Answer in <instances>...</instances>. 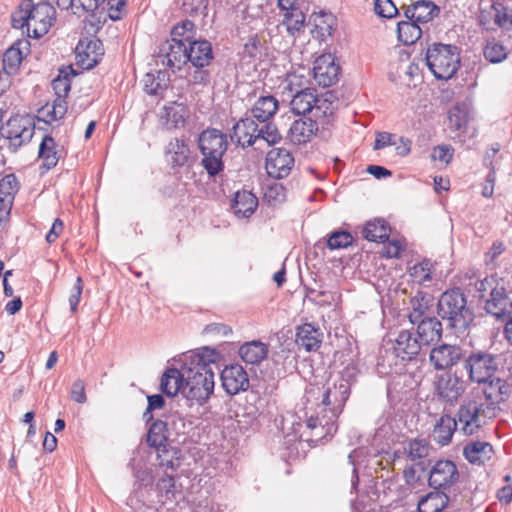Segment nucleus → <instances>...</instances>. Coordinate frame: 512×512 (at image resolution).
<instances>
[{
	"label": "nucleus",
	"instance_id": "1",
	"mask_svg": "<svg viewBox=\"0 0 512 512\" xmlns=\"http://www.w3.org/2000/svg\"><path fill=\"white\" fill-rule=\"evenodd\" d=\"M55 14L51 3L41 2L34 5L32 0H23L12 15V24L18 29L26 27L28 36L40 38L53 25Z\"/></svg>",
	"mask_w": 512,
	"mask_h": 512
},
{
	"label": "nucleus",
	"instance_id": "2",
	"mask_svg": "<svg viewBox=\"0 0 512 512\" xmlns=\"http://www.w3.org/2000/svg\"><path fill=\"white\" fill-rule=\"evenodd\" d=\"M437 306L438 315L456 334L465 333L474 320L473 309L468 306L465 295L459 289L444 292Z\"/></svg>",
	"mask_w": 512,
	"mask_h": 512
},
{
	"label": "nucleus",
	"instance_id": "3",
	"mask_svg": "<svg viewBox=\"0 0 512 512\" xmlns=\"http://www.w3.org/2000/svg\"><path fill=\"white\" fill-rule=\"evenodd\" d=\"M185 365V384L182 394L190 402V405L194 403L202 405L214 391V371L203 364L189 366L186 363Z\"/></svg>",
	"mask_w": 512,
	"mask_h": 512
},
{
	"label": "nucleus",
	"instance_id": "4",
	"mask_svg": "<svg viewBox=\"0 0 512 512\" xmlns=\"http://www.w3.org/2000/svg\"><path fill=\"white\" fill-rule=\"evenodd\" d=\"M202 154V165L210 176L219 174L223 168V156L228 148L227 136L217 129H206L198 138Z\"/></svg>",
	"mask_w": 512,
	"mask_h": 512
},
{
	"label": "nucleus",
	"instance_id": "5",
	"mask_svg": "<svg viewBox=\"0 0 512 512\" xmlns=\"http://www.w3.org/2000/svg\"><path fill=\"white\" fill-rule=\"evenodd\" d=\"M426 64L437 79H450L456 73L460 64L457 47L434 43L427 49Z\"/></svg>",
	"mask_w": 512,
	"mask_h": 512
},
{
	"label": "nucleus",
	"instance_id": "6",
	"mask_svg": "<svg viewBox=\"0 0 512 512\" xmlns=\"http://www.w3.org/2000/svg\"><path fill=\"white\" fill-rule=\"evenodd\" d=\"M63 73L64 71L60 70L59 76L52 81V88L56 95L53 102L45 104L37 111V118L47 124L62 119L67 112L65 98L70 91L71 81L68 74L62 75Z\"/></svg>",
	"mask_w": 512,
	"mask_h": 512
},
{
	"label": "nucleus",
	"instance_id": "7",
	"mask_svg": "<svg viewBox=\"0 0 512 512\" xmlns=\"http://www.w3.org/2000/svg\"><path fill=\"white\" fill-rule=\"evenodd\" d=\"M34 128V121L31 117L15 115L1 126L0 133L9 141V146L13 151H16L32 139Z\"/></svg>",
	"mask_w": 512,
	"mask_h": 512
},
{
	"label": "nucleus",
	"instance_id": "8",
	"mask_svg": "<svg viewBox=\"0 0 512 512\" xmlns=\"http://www.w3.org/2000/svg\"><path fill=\"white\" fill-rule=\"evenodd\" d=\"M349 394L350 383L347 380L340 378L332 384L327 383V385L323 387L321 394V413L324 412L332 415V418H338Z\"/></svg>",
	"mask_w": 512,
	"mask_h": 512
},
{
	"label": "nucleus",
	"instance_id": "9",
	"mask_svg": "<svg viewBox=\"0 0 512 512\" xmlns=\"http://www.w3.org/2000/svg\"><path fill=\"white\" fill-rule=\"evenodd\" d=\"M464 369L472 382L486 383L497 370V362L493 355L478 351L465 358Z\"/></svg>",
	"mask_w": 512,
	"mask_h": 512
},
{
	"label": "nucleus",
	"instance_id": "10",
	"mask_svg": "<svg viewBox=\"0 0 512 512\" xmlns=\"http://www.w3.org/2000/svg\"><path fill=\"white\" fill-rule=\"evenodd\" d=\"M336 420L337 417L332 418V415L324 412L321 416L320 413L316 416L312 415L305 421L304 427L307 431H303L301 437L306 434V441L316 445L333 436L337 431Z\"/></svg>",
	"mask_w": 512,
	"mask_h": 512
},
{
	"label": "nucleus",
	"instance_id": "11",
	"mask_svg": "<svg viewBox=\"0 0 512 512\" xmlns=\"http://www.w3.org/2000/svg\"><path fill=\"white\" fill-rule=\"evenodd\" d=\"M156 57L157 64L180 69L187 63V43L182 39L171 38L160 45Z\"/></svg>",
	"mask_w": 512,
	"mask_h": 512
},
{
	"label": "nucleus",
	"instance_id": "12",
	"mask_svg": "<svg viewBox=\"0 0 512 512\" xmlns=\"http://www.w3.org/2000/svg\"><path fill=\"white\" fill-rule=\"evenodd\" d=\"M463 356L464 351L459 345L441 343L430 350L429 363L435 370H450Z\"/></svg>",
	"mask_w": 512,
	"mask_h": 512
},
{
	"label": "nucleus",
	"instance_id": "13",
	"mask_svg": "<svg viewBox=\"0 0 512 512\" xmlns=\"http://www.w3.org/2000/svg\"><path fill=\"white\" fill-rule=\"evenodd\" d=\"M437 395L447 403H455L466 390L464 379L456 372L447 371L436 377Z\"/></svg>",
	"mask_w": 512,
	"mask_h": 512
},
{
	"label": "nucleus",
	"instance_id": "14",
	"mask_svg": "<svg viewBox=\"0 0 512 512\" xmlns=\"http://www.w3.org/2000/svg\"><path fill=\"white\" fill-rule=\"evenodd\" d=\"M295 164L292 153L285 148H273L266 156L265 169L275 179L287 177Z\"/></svg>",
	"mask_w": 512,
	"mask_h": 512
},
{
	"label": "nucleus",
	"instance_id": "15",
	"mask_svg": "<svg viewBox=\"0 0 512 512\" xmlns=\"http://www.w3.org/2000/svg\"><path fill=\"white\" fill-rule=\"evenodd\" d=\"M459 479L456 465L450 460H439L431 468L428 478L429 486L433 489H446Z\"/></svg>",
	"mask_w": 512,
	"mask_h": 512
},
{
	"label": "nucleus",
	"instance_id": "16",
	"mask_svg": "<svg viewBox=\"0 0 512 512\" xmlns=\"http://www.w3.org/2000/svg\"><path fill=\"white\" fill-rule=\"evenodd\" d=\"M483 408L477 402H469L460 406L457 417V425L465 435H474L479 432L483 426L482 421Z\"/></svg>",
	"mask_w": 512,
	"mask_h": 512
},
{
	"label": "nucleus",
	"instance_id": "17",
	"mask_svg": "<svg viewBox=\"0 0 512 512\" xmlns=\"http://www.w3.org/2000/svg\"><path fill=\"white\" fill-rule=\"evenodd\" d=\"M104 55L103 44L99 39L81 40L76 47L77 64L83 69L94 68Z\"/></svg>",
	"mask_w": 512,
	"mask_h": 512
},
{
	"label": "nucleus",
	"instance_id": "18",
	"mask_svg": "<svg viewBox=\"0 0 512 512\" xmlns=\"http://www.w3.org/2000/svg\"><path fill=\"white\" fill-rule=\"evenodd\" d=\"M222 387L229 395H236L249 388L247 372L241 365L226 366L221 372Z\"/></svg>",
	"mask_w": 512,
	"mask_h": 512
},
{
	"label": "nucleus",
	"instance_id": "19",
	"mask_svg": "<svg viewBox=\"0 0 512 512\" xmlns=\"http://www.w3.org/2000/svg\"><path fill=\"white\" fill-rule=\"evenodd\" d=\"M339 70L334 57L331 54H323L314 61L313 77L320 86L329 87L337 82Z\"/></svg>",
	"mask_w": 512,
	"mask_h": 512
},
{
	"label": "nucleus",
	"instance_id": "20",
	"mask_svg": "<svg viewBox=\"0 0 512 512\" xmlns=\"http://www.w3.org/2000/svg\"><path fill=\"white\" fill-rule=\"evenodd\" d=\"M320 100L317 97L316 90L313 88L301 89L298 93L291 96L290 106L291 110L298 115H305L313 110L318 111L321 109L318 103Z\"/></svg>",
	"mask_w": 512,
	"mask_h": 512
},
{
	"label": "nucleus",
	"instance_id": "21",
	"mask_svg": "<svg viewBox=\"0 0 512 512\" xmlns=\"http://www.w3.org/2000/svg\"><path fill=\"white\" fill-rule=\"evenodd\" d=\"M486 311L500 319L512 314V301L506 294L504 284L485 300Z\"/></svg>",
	"mask_w": 512,
	"mask_h": 512
},
{
	"label": "nucleus",
	"instance_id": "22",
	"mask_svg": "<svg viewBox=\"0 0 512 512\" xmlns=\"http://www.w3.org/2000/svg\"><path fill=\"white\" fill-rule=\"evenodd\" d=\"M318 131V124L311 118H299L295 120L288 132L290 141L294 144H305L309 142Z\"/></svg>",
	"mask_w": 512,
	"mask_h": 512
},
{
	"label": "nucleus",
	"instance_id": "23",
	"mask_svg": "<svg viewBox=\"0 0 512 512\" xmlns=\"http://www.w3.org/2000/svg\"><path fill=\"white\" fill-rule=\"evenodd\" d=\"M393 348L397 357L402 360H411L420 352L421 343L412 332L403 330L395 339Z\"/></svg>",
	"mask_w": 512,
	"mask_h": 512
},
{
	"label": "nucleus",
	"instance_id": "24",
	"mask_svg": "<svg viewBox=\"0 0 512 512\" xmlns=\"http://www.w3.org/2000/svg\"><path fill=\"white\" fill-rule=\"evenodd\" d=\"M213 58L212 47L206 40L190 41L187 43V61L195 68L208 66Z\"/></svg>",
	"mask_w": 512,
	"mask_h": 512
},
{
	"label": "nucleus",
	"instance_id": "25",
	"mask_svg": "<svg viewBox=\"0 0 512 512\" xmlns=\"http://www.w3.org/2000/svg\"><path fill=\"white\" fill-rule=\"evenodd\" d=\"M258 125L250 118L239 120L233 126L231 140L236 141L242 147L257 144Z\"/></svg>",
	"mask_w": 512,
	"mask_h": 512
},
{
	"label": "nucleus",
	"instance_id": "26",
	"mask_svg": "<svg viewBox=\"0 0 512 512\" xmlns=\"http://www.w3.org/2000/svg\"><path fill=\"white\" fill-rule=\"evenodd\" d=\"M415 325H417V338L421 345H429L442 337V324L435 317L423 318Z\"/></svg>",
	"mask_w": 512,
	"mask_h": 512
},
{
	"label": "nucleus",
	"instance_id": "27",
	"mask_svg": "<svg viewBox=\"0 0 512 512\" xmlns=\"http://www.w3.org/2000/svg\"><path fill=\"white\" fill-rule=\"evenodd\" d=\"M439 13V8L431 1L420 0L407 7L405 16L418 24H426Z\"/></svg>",
	"mask_w": 512,
	"mask_h": 512
},
{
	"label": "nucleus",
	"instance_id": "28",
	"mask_svg": "<svg viewBox=\"0 0 512 512\" xmlns=\"http://www.w3.org/2000/svg\"><path fill=\"white\" fill-rule=\"evenodd\" d=\"M257 205V197L250 191L242 190L236 192L231 208L238 218H247L255 212Z\"/></svg>",
	"mask_w": 512,
	"mask_h": 512
},
{
	"label": "nucleus",
	"instance_id": "29",
	"mask_svg": "<svg viewBox=\"0 0 512 512\" xmlns=\"http://www.w3.org/2000/svg\"><path fill=\"white\" fill-rule=\"evenodd\" d=\"M322 342V333L312 324L305 323L298 327L296 333V343L306 351H315Z\"/></svg>",
	"mask_w": 512,
	"mask_h": 512
},
{
	"label": "nucleus",
	"instance_id": "30",
	"mask_svg": "<svg viewBox=\"0 0 512 512\" xmlns=\"http://www.w3.org/2000/svg\"><path fill=\"white\" fill-rule=\"evenodd\" d=\"M61 150L58 148L55 140L45 135L39 145L38 157L42 161L41 168L45 171L55 167L60 159Z\"/></svg>",
	"mask_w": 512,
	"mask_h": 512
},
{
	"label": "nucleus",
	"instance_id": "31",
	"mask_svg": "<svg viewBox=\"0 0 512 512\" xmlns=\"http://www.w3.org/2000/svg\"><path fill=\"white\" fill-rule=\"evenodd\" d=\"M29 43L25 40L15 42L3 55V70L8 75H15L23 60V49H28Z\"/></svg>",
	"mask_w": 512,
	"mask_h": 512
},
{
	"label": "nucleus",
	"instance_id": "32",
	"mask_svg": "<svg viewBox=\"0 0 512 512\" xmlns=\"http://www.w3.org/2000/svg\"><path fill=\"white\" fill-rule=\"evenodd\" d=\"M493 447L484 441H475L467 444L463 449L465 458L472 464H482L491 458Z\"/></svg>",
	"mask_w": 512,
	"mask_h": 512
},
{
	"label": "nucleus",
	"instance_id": "33",
	"mask_svg": "<svg viewBox=\"0 0 512 512\" xmlns=\"http://www.w3.org/2000/svg\"><path fill=\"white\" fill-rule=\"evenodd\" d=\"M278 100L272 95L261 96L253 105L251 114L260 122H266L278 110Z\"/></svg>",
	"mask_w": 512,
	"mask_h": 512
},
{
	"label": "nucleus",
	"instance_id": "34",
	"mask_svg": "<svg viewBox=\"0 0 512 512\" xmlns=\"http://www.w3.org/2000/svg\"><path fill=\"white\" fill-rule=\"evenodd\" d=\"M457 426L455 418L450 415H442L436 422L433 431V436L437 443L442 446L449 444Z\"/></svg>",
	"mask_w": 512,
	"mask_h": 512
},
{
	"label": "nucleus",
	"instance_id": "35",
	"mask_svg": "<svg viewBox=\"0 0 512 512\" xmlns=\"http://www.w3.org/2000/svg\"><path fill=\"white\" fill-rule=\"evenodd\" d=\"M267 353V345L261 341L247 342L239 349L240 358L247 364H258L266 358Z\"/></svg>",
	"mask_w": 512,
	"mask_h": 512
},
{
	"label": "nucleus",
	"instance_id": "36",
	"mask_svg": "<svg viewBox=\"0 0 512 512\" xmlns=\"http://www.w3.org/2000/svg\"><path fill=\"white\" fill-rule=\"evenodd\" d=\"M185 381L184 370L181 372L176 368H168L161 379V389L168 396H174L182 392Z\"/></svg>",
	"mask_w": 512,
	"mask_h": 512
},
{
	"label": "nucleus",
	"instance_id": "37",
	"mask_svg": "<svg viewBox=\"0 0 512 512\" xmlns=\"http://www.w3.org/2000/svg\"><path fill=\"white\" fill-rule=\"evenodd\" d=\"M390 227L383 219L368 221L363 230V237L371 242H384L389 238Z\"/></svg>",
	"mask_w": 512,
	"mask_h": 512
},
{
	"label": "nucleus",
	"instance_id": "38",
	"mask_svg": "<svg viewBox=\"0 0 512 512\" xmlns=\"http://www.w3.org/2000/svg\"><path fill=\"white\" fill-rule=\"evenodd\" d=\"M398 39L405 45L414 44L422 35V28L413 20L400 21L397 24Z\"/></svg>",
	"mask_w": 512,
	"mask_h": 512
},
{
	"label": "nucleus",
	"instance_id": "39",
	"mask_svg": "<svg viewBox=\"0 0 512 512\" xmlns=\"http://www.w3.org/2000/svg\"><path fill=\"white\" fill-rule=\"evenodd\" d=\"M190 149L184 140L174 139L168 145V161L176 166H183L187 163Z\"/></svg>",
	"mask_w": 512,
	"mask_h": 512
},
{
	"label": "nucleus",
	"instance_id": "40",
	"mask_svg": "<svg viewBox=\"0 0 512 512\" xmlns=\"http://www.w3.org/2000/svg\"><path fill=\"white\" fill-rule=\"evenodd\" d=\"M447 496L444 493H429L418 503L419 512H443L447 503Z\"/></svg>",
	"mask_w": 512,
	"mask_h": 512
},
{
	"label": "nucleus",
	"instance_id": "41",
	"mask_svg": "<svg viewBox=\"0 0 512 512\" xmlns=\"http://www.w3.org/2000/svg\"><path fill=\"white\" fill-rule=\"evenodd\" d=\"M157 450V460L158 465L160 467H164L166 469L175 470L179 463V450L169 446L164 445L156 448Z\"/></svg>",
	"mask_w": 512,
	"mask_h": 512
},
{
	"label": "nucleus",
	"instance_id": "42",
	"mask_svg": "<svg viewBox=\"0 0 512 512\" xmlns=\"http://www.w3.org/2000/svg\"><path fill=\"white\" fill-rule=\"evenodd\" d=\"M308 80L306 76L297 71L290 72L282 82L283 93H287L288 97L298 93L301 89H308L305 85Z\"/></svg>",
	"mask_w": 512,
	"mask_h": 512
},
{
	"label": "nucleus",
	"instance_id": "43",
	"mask_svg": "<svg viewBox=\"0 0 512 512\" xmlns=\"http://www.w3.org/2000/svg\"><path fill=\"white\" fill-rule=\"evenodd\" d=\"M186 116V108L182 104L173 103L164 107L161 118L166 120V124L171 127H179L184 124Z\"/></svg>",
	"mask_w": 512,
	"mask_h": 512
},
{
	"label": "nucleus",
	"instance_id": "44",
	"mask_svg": "<svg viewBox=\"0 0 512 512\" xmlns=\"http://www.w3.org/2000/svg\"><path fill=\"white\" fill-rule=\"evenodd\" d=\"M431 300L430 295H421L420 293L412 299V311L409 314V320L412 324H416L427 317L426 311L431 304Z\"/></svg>",
	"mask_w": 512,
	"mask_h": 512
},
{
	"label": "nucleus",
	"instance_id": "45",
	"mask_svg": "<svg viewBox=\"0 0 512 512\" xmlns=\"http://www.w3.org/2000/svg\"><path fill=\"white\" fill-rule=\"evenodd\" d=\"M431 447L424 439H414L408 442L404 447V452L408 459L417 461L426 458L430 453Z\"/></svg>",
	"mask_w": 512,
	"mask_h": 512
},
{
	"label": "nucleus",
	"instance_id": "46",
	"mask_svg": "<svg viewBox=\"0 0 512 512\" xmlns=\"http://www.w3.org/2000/svg\"><path fill=\"white\" fill-rule=\"evenodd\" d=\"M281 138V134L274 124L266 121L258 125L257 144L263 142L267 145H274L278 143Z\"/></svg>",
	"mask_w": 512,
	"mask_h": 512
},
{
	"label": "nucleus",
	"instance_id": "47",
	"mask_svg": "<svg viewBox=\"0 0 512 512\" xmlns=\"http://www.w3.org/2000/svg\"><path fill=\"white\" fill-rule=\"evenodd\" d=\"M412 280L420 285H427L433 280V265L429 261L415 264L410 269Z\"/></svg>",
	"mask_w": 512,
	"mask_h": 512
},
{
	"label": "nucleus",
	"instance_id": "48",
	"mask_svg": "<svg viewBox=\"0 0 512 512\" xmlns=\"http://www.w3.org/2000/svg\"><path fill=\"white\" fill-rule=\"evenodd\" d=\"M305 23V14L299 8H293L286 12L283 25L290 35L299 32Z\"/></svg>",
	"mask_w": 512,
	"mask_h": 512
},
{
	"label": "nucleus",
	"instance_id": "49",
	"mask_svg": "<svg viewBox=\"0 0 512 512\" xmlns=\"http://www.w3.org/2000/svg\"><path fill=\"white\" fill-rule=\"evenodd\" d=\"M166 423L158 420L154 422L147 434V442L151 447L157 448L160 446L167 445V436L165 434Z\"/></svg>",
	"mask_w": 512,
	"mask_h": 512
},
{
	"label": "nucleus",
	"instance_id": "50",
	"mask_svg": "<svg viewBox=\"0 0 512 512\" xmlns=\"http://www.w3.org/2000/svg\"><path fill=\"white\" fill-rule=\"evenodd\" d=\"M484 57L491 63H500L507 57L506 48L495 39L487 41Z\"/></svg>",
	"mask_w": 512,
	"mask_h": 512
},
{
	"label": "nucleus",
	"instance_id": "51",
	"mask_svg": "<svg viewBox=\"0 0 512 512\" xmlns=\"http://www.w3.org/2000/svg\"><path fill=\"white\" fill-rule=\"evenodd\" d=\"M219 357L220 355L217 351L205 347L201 350L200 353L190 357V363L188 365L197 366L198 364H203L207 368L213 369V365H215Z\"/></svg>",
	"mask_w": 512,
	"mask_h": 512
},
{
	"label": "nucleus",
	"instance_id": "52",
	"mask_svg": "<svg viewBox=\"0 0 512 512\" xmlns=\"http://www.w3.org/2000/svg\"><path fill=\"white\" fill-rule=\"evenodd\" d=\"M503 284L502 280L497 279L495 276H490L478 281L476 283V290L479 293V297L485 301Z\"/></svg>",
	"mask_w": 512,
	"mask_h": 512
},
{
	"label": "nucleus",
	"instance_id": "53",
	"mask_svg": "<svg viewBox=\"0 0 512 512\" xmlns=\"http://www.w3.org/2000/svg\"><path fill=\"white\" fill-rule=\"evenodd\" d=\"M208 3V0H182L181 7L187 15L205 17L207 15Z\"/></svg>",
	"mask_w": 512,
	"mask_h": 512
},
{
	"label": "nucleus",
	"instance_id": "54",
	"mask_svg": "<svg viewBox=\"0 0 512 512\" xmlns=\"http://www.w3.org/2000/svg\"><path fill=\"white\" fill-rule=\"evenodd\" d=\"M161 72H158V76L155 77L152 73H147L143 78V86L146 93L150 95H160L166 88L164 79L160 78Z\"/></svg>",
	"mask_w": 512,
	"mask_h": 512
},
{
	"label": "nucleus",
	"instance_id": "55",
	"mask_svg": "<svg viewBox=\"0 0 512 512\" xmlns=\"http://www.w3.org/2000/svg\"><path fill=\"white\" fill-rule=\"evenodd\" d=\"M353 242V237L346 231H334L327 240V246L331 250L346 248Z\"/></svg>",
	"mask_w": 512,
	"mask_h": 512
},
{
	"label": "nucleus",
	"instance_id": "56",
	"mask_svg": "<svg viewBox=\"0 0 512 512\" xmlns=\"http://www.w3.org/2000/svg\"><path fill=\"white\" fill-rule=\"evenodd\" d=\"M448 126L454 131L461 130L467 124V115L458 107H454L448 114Z\"/></svg>",
	"mask_w": 512,
	"mask_h": 512
},
{
	"label": "nucleus",
	"instance_id": "57",
	"mask_svg": "<svg viewBox=\"0 0 512 512\" xmlns=\"http://www.w3.org/2000/svg\"><path fill=\"white\" fill-rule=\"evenodd\" d=\"M454 154V149L450 145H438L433 148L431 158L434 161H439L444 165H448Z\"/></svg>",
	"mask_w": 512,
	"mask_h": 512
},
{
	"label": "nucleus",
	"instance_id": "58",
	"mask_svg": "<svg viewBox=\"0 0 512 512\" xmlns=\"http://www.w3.org/2000/svg\"><path fill=\"white\" fill-rule=\"evenodd\" d=\"M193 29L194 23L190 20H185L172 29V38L182 39L185 43H188L191 41Z\"/></svg>",
	"mask_w": 512,
	"mask_h": 512
},
{
	"label": "nucleus",
	"instance_id": "59",
	"mask_svg": "<svg viewBox=\"0 0 512 512\" xmlns=\"http://www.w3.org/2000/svg\"><path fill=\"white\" fill-rule=\"evenodd\" d=\"M374 10L376 14L384 18H392L398 13L395 4L391 0H376Z\"/></svg>",
	"mask_w": 512,
	"mask_h": 512
},
{
	"label": "nucleus",
	"instance_id": "60",
	"mask_svg": "<svg viewBox=\"0 0 512 512\" xmlns=\"http://www.w3.org/2000/svg\"><path fill=\"white\" fill-rule=\"evenodd\" d=\"M285 189L282 184L275 183L267 188L264 198L271 204L276 205L285 200Z\"/></svg>",
	"mask_w": 512,
	"mask_h": 512
},
{
	"label": "nucleus",
	"instance_id": "61",
	"mask_svg": "<svg viewBox=\"0 0 512 512\" xmlns=\"http://www.w3.org/2000/svg\"><path fill=\"white\" fill-rule=\"evenodd\" d=\"M134 477L136 484L139 487H147L154 482V475L152 470L146 466H139L134 470Z\"/></svg>",
	"mask_w": 512,
	"mask_h": 512
},
{
	"label": "nucleus",
	"instance_id": "62",
	"mask_svg": "<svg viewBox=\"0 0 512 512\" xmlns=\"http://www.w3.org/2000/svg\"><path fill=\"white\" fill-rule=\"evenodd\" d=\"M70 397L73 401L84 404L87 401V396L85 393V383L81 379H77L73 382Z\"/></svg>",
	"mask_w": 512,
	"mask_h": 512
},
{
	"label": "nucleus",
	"instance_id": "63",
	"mask_svg": "<svg viewBox=\"0 0 512 512\" xmlns=\"http://www.w3.org/2000/svg\"><path fill=\"white\" fill-rule=\"evenodd\" d=\"M125 0H108V16L111 20L116 21L122 18L125 8Z\"/></svg>",
	"mask_w": 512,
	"mask_h": 512
},
{
	"label": "nucleus",
	"instance_id": "64",
	"mask_svg": "<svg viewBox=\"0 0 512 512\" xmlns=\"http://www.w3.org/2000/svg\"><path fill=\"white\" fill-rule=\"evenodd\" d=\"M204 332L208 335L226 337L232 333V329L222 323H212L205 327Z\"/></svg>",
	"mask_w": 512,
	"mask_h": 512
}]
</instances>
